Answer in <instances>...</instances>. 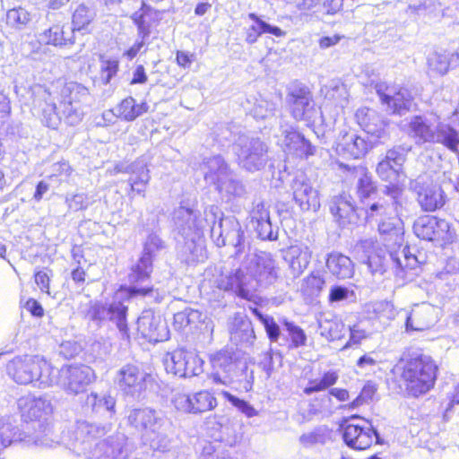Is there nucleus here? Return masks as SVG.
<instances>
[{
	"instance_id": "nucleus-1",
	"label": "nucleus",
	"mask_w": 459,
	"mask_h": 459,
	"mask_svg": "<svg viewBox=\"0 0 459 459\" xmlns=\"http://www.w3.org/2000/svg\"><path fill=\"white\" fill-rule=\"evenodd\" d=\"M31 96L32 109L46 126L56 129L62 119L70 126H75L82 119V104L89 98V91L75 82L58 81L51 87L32 86Z\"/></svg>"
},
{
	"instance_id": "nucleus-2",
	"label": "nucleus",
	"mask_w": 459,
	"mask_h": 459,
	"mask_svg": "<svg viewBox=\"0 0 459 459\" xmlns=\"http://www.w3.org/2000/svg\"><path fill=\"white\" fill-rule=\"evenodd\" d=\"M280 268L270 253H248L239 268L227 274H221L218 287L232 291L241 299L251 300L257 285L267 287L279 278Z\"/></svg>"
},
{
	"instance_id": "nucleus-3",
	"label": "nucleus",
	"mask_w": 459,
	"mask_h": 459,
	"mask_svg": "<svg viewBox=\"0 0 459 459\" xmlns=\"http://www.w3.org/2000/svg\"><path fill=\"white\" fill-rule=\"evenodd\" d=\"M111 423H91L78 420L73 429L64 437L65 445L77 455L90 454L88 459H125V437H111L95 441L111 430Z\"/></svg>"
},
{
	"instance_id": "nucleus-4",
	"label": "nucleus",
	"mask_w": 459,
	"mask_h": 459,
	"mask_svg": "<svg viewBox=\"0 0 459 459\" xmlns=\"http://www.w3.org/2000/svg\"><path fill=\"white\" fill-rule=\"evenodd\" d=\"M216 212L218 210L214 206L205 207L203 214L184 205L175 209L173 221L176 230L184 239L178 247V257L182 262L189 265L204 262L207 255L204 232L214 221Z\"/></svg>"
},
{
	"instance_id": "nucleus-5",
	"label": "nucleus",
	"mask_w": 459,
	"mask_h": 459,
	"mask_svg": "<svg viewBox=\"0 0 459 459\" xmlns=\"http://www.w3.org/2000/svg\"><path fill=\"white\" fill-rule=\"evenodd\" d=\"M6 371L19 385L32 384L39 388H48L53 386L55 381L54 367L39 356H17L8 362Z\"/></svg>"
},
{
	"instance_id": "nucleus-6",
	"label": "nucleus",
	"mask_w": 459,
	"mask_h": 459,
	"mask_svg": "<svg viewBox=\"0 0 459 459\" xmlns=\"http://www.w3.org/2000/svg\"><path fill=\"white\" fill-rule=\"evenodd\" d=\"M437 369L429 356L420 355L408 360L401 375L407 392L415 397L429 392L434 386Z\"/></svg>"
},
{
	"instance_id": "nucleus-7",
	"label": "nucleus",
	"mask_w": 459,
	"mask_h": 459,
	"mask_svg": "<svg viewBox=\"0 0 459 459\" xmlns=\"http://www.w3.org/2000/svg\"><path fill=\"white\" fill-rule=\"evenodd\" d=\"M164 247V243L160 238L152 233L148 236L143 247V253L138 263L132 267L128 275L131 286L128 288L130 296H146L153 290L147 285H143L149 280L152 271V257L156 252Z\"/></svg>"
},
{
	"instance_id": "nucleus-8",
	"label": "nucleus",
	"mask_w": 459,
	"mask_h": 459,
	"mask_svg": "<svg viewBox=\"0 0 459 459\" xmlns=\"http://www.w3.org/2000/svg\"><path fill=\"white\" fill-rule=\"evenodd\" d=\"M217 208L214 221L211 222L207 228L210 229L211 238L214 244L219 247L231 245L235 247V256L238 257L245 251L244 231L234 216H223L219 206L212 204Z\"/></svg>"
},
{
	"instance_id": "nucleus-9",
	"label": "nucleus",
	"mask_w": 459,
	"mask_h": 459,
	"mask_svg": "<svg viewBox=\"0 0 459 459\" xmlns=\"http://www.w3.org/2000/svg\"><path fill=\"white\" fill-rule=\"evenodd\" d=\"M238 166L247 171L264 169L268 161V146L258 137L241 134L232 145Z\"/></svg>"
},
{
	"instance_id": "nucleus-10",
	"label": "nucleus",
	"mask_w": 459,
	"mask_h": 459,
	"mask_svg": "<svg viewBox=\"0 0 459 459\" xmlns=\"http://www.w3.org/2000/svg\"><path fill=\"white\" fill-rule=\"evenodd\" d=\"M54 371L53 385L59 386L67 394L83 393L95 380L93 369L83 364L65 365L60 369L54 367Z\"/></svg>"
},
{
	"instance_id": "nucleus-11",
	"label": "nucleus",
	"mask_w": 459,
	"mask_h": 459,
	"mask_svg": "<svg viewBox=\"0 0 459 459\" xmlns=\"http://www.w3.org/2000/svg\"><path fill=\"white\" fill-rule=\"evenodd\" d=\"M163 362L168 373L179 377L199 376L204 371V360L192 351L175 350L166 354Z\"/></svg>"
},
{
	"instance_id": "nucleus-12",
	"label": "nucleus",
	"mask_w": 459,
	"mask_h": 459,
	"mask_svg": "<svg viewBox=\"0 0 459 459\" xmlns=\"http://www.w3.org/2000/svg\"><path fill=\"white\" fill-rule=\"evenodd\" d=\"M152 376L135 364H126L117 372L115 378L119 390L126 396L140 398L147 388Z\"/></svg>"
},
{
	"instance_id": "nucleus-13",
	"label": "nucleus",
	"mask_w": 459,
	"mask_h": 459,
	"mask_svg": "<svg viewBox=\"0 0 459 459\" xmlns=\"http://www.w3.org/2000/svg\"><path fill=\"white\" fill-rule=\"evenodd\" d=\"M384 196L369 200L364 204L366 220L368 222H378L396 213L399 205L401 189L394 186H386L383 190Z\"/></svg>"
},
{
	"instance_id": "nucleus-14",
	"label": "nucleus",
	"mask_w": 459,
	"mask_h": 459,
	"mask_svg": "<svg viewBox=\"0 0 459 459\" xmlns=\"http://www.w3.org/2000/svg\"><path fill=\"white\" fill-rule=\"evenodd\" d=\"M127 306L120 300L115 299L110 304L95 302L91 305L87 316L95 322H114L123 338H129L126 324Z\"/></svg>"
},
{
	"instance_id": "nucleus-15",
	"label": "nucleus",
	"mask_w": 459,
	"mask_h": 459,
	"mask_svg": "<svg viewBox=\"0 0 459 459\" xmlns=\"http://www.w3.org/2000/svg\"><path fill=\"white\" fill-rule=\"evenodd\" d=\"M413 230L418 238L429 241L450 243L455 236L448 221L429 215L418 218L413 224Z\"/></svg>"
},
{
	"instance_id": "nucleus-16",
	"label": "nucleus",
	"mask_w": 459,
	"mask_h": 459,
	"mask_svg": "<svg viewBox=\"0 0 459 459\" xmlns=\"http://www.w3.org/2000/svg\"><path fill=\"white\" fill-rule=\"evenodd\" d=\"M17 404L23 418L30 420H38V427L40 429L43 428V430L40 432L31 433L29 429H27L26 432L34 436H39L45 440L48 446L49 441L46 438V435L44 434L46 428L42 425L40 420L52 412L50 401L45 396L37 397L28 394L21 397L18 400ZM22 430L25 431V429ZM45 446H47V445Z\"/></svg>"
},
{
	"instance_id": "nucleus-17",
	"label": "nucleus",
	"mask_w": 459,
	"mask_h": 459,
	"mask_svg": "<svg viewBox=\"0 0 459 459\" xmlns=\"http://www.w3.org/2000/svg\"><path fill=\"white\" fill-rule=\"evenodd\" d=\"M287 101L296 120L312 122L317 114L309 90L299 83H292L289 88Z\"/></svg>"
},
{
	"instance_id": "nucleus-18",
	"label": "nucleus",
	"mask_w": 459,
	"mask_h": 459,
	"mask_svg": "<svg viewBox=\"0 0 459 459\" xmlns=\"http://www.w3.org/2000/svg\"><path fill=\"white\" fill-rule=\"evenodd\" d=\"M172 403L179 411L199 414L213 410L217 406V399L206 390L196 392L192 395L178 392L172 397Z\"/></svg>"
},
{
	"instance_id": "nucleus-19",
	"label": "nucleus",
	"mask_w": 459,
	"mask_h": 459,
	"mask_svg": "<svg viewBox=\"0 0 459 459\" xmlns=\"http://www.w3.org/2000/svg\"><path fill=\"white\" fill-rule=\"evenodd\" d=\"M17 445L30 446H46L48 443L39 436L21 430L18 426L0 417V451Z\"/></svg>"
},
{
	"instance_id": "nucleus-20",
	"label": "nucleus",
	"mask_w": 459,
	"mask_h": 459,
	"mask_svg": "<svg viewBox=\"0 0 459 459\" xmlns=\"http://www.w3.org/2000/svg\"><path fill=\"white\" fill-rule=\"evenodd\" d=\"M292 199L303 212H317L320 208L318 191L304 175L293 178L290 185Z\"/></svg>"
},
{
	"instance_id": "nucleus-21",
	"label": "nucleus",
	"mask_w": 459,
	"mask_h": 459,
	"mask_svg": "<svg viewBox=\"0 0 459 459\" xmlns=\"http://www.w3.org/2000/svg\"><path fill=\"white\" fill-rule=\"evenodd\" d=\"M281 145L286 154L300 159H307L316 154V147L293 126H281Z\"/></svg>"
},
{
	"instance_id": "nucleus-22",
	"label": "nucleus",
	"mask_w": 459,
	"mask_h": 459,
	"mask_svg": "<svg viewBox=\"0 0 459 459\" xmlns=\"http://www.w3.org/2000/svg\"><path fill=\"white\" fill-rule=\"evenodd\" d=\"M411 188L416 193L420 207L427 212H433L445 204V194L442 188L429 183L423 177H419L411 183Z\"/></svg>"
},
{
	"instance_id": "nucleus-23",
	"label": "nucleus",
	"mask_w": 459,
	"mask_h": 459,
	"mask_svg": "<svg viewBox=\"0 0 459 459\" xmlns=\"http://www.w3.org/2000/svg\"><path fill=\"white\" fill-rule=\"evenodd\" d=\"M127 422L141 434L142 439L153 436L161 429L163 420L156 411L145 408H133L128 411Z\"/></svg>"
},
{
	"instance_id": "nucleus-24",
	"label": "nucleus",
	"mask_w": 459,
	"mask_h": 459,
	"mask_svg": "<svg viewBox=\"0 0 459 459\" xmlns=\"http://www.w3.org/2000/svg\"><path fill=\"white\" fill-rule=\"evenodd\" d=\"M407 150L398 146L387 151L385 157L377 166L378 177L388 182L389 186H397L398 179L403 173V165L406 160Z\"/></svg>"
},
{
	"instance_id": "nucleus-25",
	"label": "nucleus",
	"mask_w": 459,
	"mask_h": 459,
	"mask_svg": "<svg viewBox=\"0 0 459 459\" xmlns=\"http://www.w3.org/2000/svg\"><path fill=\"white\" fill-rule=\"evenodd\" d=\"M342 438L344 443L354 450H365L371 446L374 440H377V430L368 421L363 425L347 423L342 426Z\"/></svg>"
},
{
	"instance_id": "nucleus-26",
	"label": "nucleus",
	"mask_w": 459,
	"mask_h": 459,
	"mask_svg": "<svg viewBox=\"0 0 459 459\" xmlns=\"http://www.w3.org/2000/svg\"><path fill=\"white\" fill-rule=\"evenodd\" d=\"M137 330L143 338L150 342H163L169 339L166 322L152 310H145L137 319Z\"/></svg>"
},
{
	"instance_id": "nucleus-27",
	"label": "nucleus",
	"mask_w": 459,
	"mask_h": 459,
	"mask_svg": "<svg viewBox=\"0 0 459 459\" xmlns=\"http://www.w3.org/2000/svg\"><path fill=\"white\" fill-rule=\"evenodd\" d=\"M355 250L365 254L368 266L373 274L384 273L390 260L394 263V252L396 249H377L376 242L371 238L360 240L355 246Z\"/></svg>"
},
{
	"instance_id": "nucleus-28",
	"label": "nucleus",
	"mask_w": 459,
	"mask_h": 459,
	"mask_svg": "<svg viewBox=\"0 0 459 459\" xmlns=\"http://www.w3.org/2000/svg\"><path fill=\"white\" fill-rule=\"evenodd\" d=\"M212 364L213 368L212 378L214 383L228 385L237 377L238 361L230 352H217L212 359Z\"/></svg>"
},
{
	"instance_id": "nucleus-29",
	"label": "nucleus",
	"mask_w": 459,
	"mask_h": 459,
	"mask_svg": "<svg viewBox=\"0 0 459 459\" xmlns=\"http://www.w3.org/2000/svg\"><path fill=\"white\" fill-rule=\"evenodd\" d=\"M378 93L383 103L386 104L393 113L403 114L408 111L411 106L412 100L406 89L385 86L384 83L377 85Z\"/></svg>"
},
{
	"instance_id": "nucleus-30",
	"label": "nucleus",
	"mask_w": 459,
	"mask_h": 459,
	"mask_svg": "<svg viewBox=\"0 0 459 459\" xmlns=\"http://www.w3.org/2000/svg\"><path fill=\"white\" fill-rule=\"evenodd\" d=\"M377 224V230L381 240L386 249H396L403 242V222L398 217V212L385 220H380Z\"/></svg>"
},
{
	"instance_id": "nucleus-31",
	"label": "nucleus",
	"mask_w": 459,
	"mask_h": 459,
	"mask_svg": "<svg viewBox=\"0 0 459 459\" xmlns=\"http://www.w3.org/2000/svg\"><path fill=\"white\" fill-rule=\"evenodd\" d=\"M367 141L354 132H341L336 141V152L344 158L359 159L368 150Z\"/></svg>"
},
{
	"instance_id": "nucleus-32",
	"label": "nucleus",
	"mask_w": 459,
	"mask_h": 459,
	"mask_svg": "<svg viewBox=\"0 0 459 459\" xmlns=\"http://www.w3.org/2000/svg\"><path fill=\"white\" fill-rule=\"evenodd\" d=\"M330 212L341 226L355 223L357 221L352 197L348 194L333 196L330 201Z\"/></svg>"
},
{
	"instance_id": "nucleus-33",
	"label": "nucleus",
	"mask_w": 459,
	"mask_h": 459,
	"mask_svg": "<svg viewBox=\"0 0 459 459\" xmlns=\"http://www.w3.org/2000/svg\"><path fill=\"white\" fill-rule=\"evenodd\" d=\"M201 170L204 173V180L213 186H217L233 172L221 155L205 158L201 164Z\"/></svg>"
},
{
	"instance_id": "nucleus-34",
	"label": "nucleus",
	"mask_w": 459,
	"mask_h": 459,
	"mask_svg": "<svg viewBox=\"0 0 459 459\" xmlns=\"http://www.w3.org/2000/svg\"><path fill=\"white\" fill-rule=\"evenodd\" d=\"M115 171L117 173L124 172L119 166L115 168ZM125 172L130 173L128 182L131 186V190L139 195H144L146 186L151 178L145 160L140 159L135 160L134 163L126 167Z\"/></svg>"
},
{
	"instance_id": "nucleus-35",
	"label": "nucleus",
	"mask_w": 459,
	"mask_h": 459,
	"mask_svg": "<svg viewBox=\"0 0 459 459\" xmlns=\"http://www.w3.org/2000/svg\"><path fill=\"white\" fill-rule=\"evenodd\" d=\"M427 64L429 72L438 75H445L450 68L459 66V53L435 50L429 54Z\"/></svg>"
},
{
	"instance_id": "nucleus-36",
	"label": "nucleus",
	"mask_w": 459,
	"mask_h": 459,
	"mask_svg": "<svg viewBox=\"0 0 459 459\" xmlns=\"http://www.w3.org/2000/svg\"><path fill=\"white\" fill-rule=\"evenodd\" d=\"M82 409L88 412L95 414H108L112 418L116 413V399L108 394H97L91 392L88 394L82 402Z\"/></svg>"
},
{
	"instance_id": "nucleus-37",
	"label": "nucleus",
	"mask_w": 459,
	"mask_h": 459,
	"mask_svg": "<svg viewBox=\"0 0 459 459\" xmlns=\"http://www.w3.org/2000/svg\"><path fill=\"white\" fill-rule=\"evenodd\" d=\"M436 322L435 308L428 304L417 306L406 318L407 331H424Z\"/></svg>"
},
{
	"instance_id": "nucleus-38",
	"label": "nucleus",
	"mask_w": 459,
	"mask_h": 459,
	"mask_svg": "<svg viewBox=\"0 0 459 459\" xmlns=\"http://www.w3.org/2000/svg\"><path fill=\"white\" fill-rule=\"evenodd\" d=\"M356 117L359 126L368 134L377 138L385 135L387 125L377 111L360 108L357 111Z\"/></svg>"
},
{
	"instance_id": "nucleus-39",
	"label": "nucleus",
	"mask_w": 459,
	"mask_h": 459,
	"mask_svg": "<svg viewBox=\"0 0 459 459\" xmlns=\"http://www.w3.org/2000/svg\"><path fill=\"white\" fill-rule=\"evenodd\" d=\"M406 132L417 145L433 143L435 126L424 117H412L407 125Z\"/></svg>"
},
{
	"instance_id": "nucleus-40",
	"label": "nucleus",
	"mask_w": 459,
	"mask_h": 459,
	"mask_svg": "<svg viewBox=\"0 0 459 459\" xmlns=\"http://www.w3.org/2000/svg\"><path fill=\"white\" fill-rule=\"evenodd\" d=\"M311 256L312 252L307 245H293L288 248L286 260L294 277H299L307 269Z\"/></svg>"
},
{
	"instance_id": "nucleus-41",
	"label": "nucleus",
	"mask_w": 459,
	"mask_h": 459,
	"mask_svg": "<svg viewBox=\"0 0 459 459\" xmlns=\"http://www.w3.org/2000/svg\"><path fill=\"white\" fill-rule=\"evenodd\" d=\"M247 17L253 22L246 32V42L250 45L255 43L263 34L269 33L278 38L286 34L281 28L267 23L255 13H248Z\"/></svg>"
},
{
	"instance_id": "nucleus-42",
	"label": "nucleus",
	"mask_w": 459,
	"mask_h": 459,
	"mask_svg": "<svg viewBox=\"0 0 459 459\" xmlns=\"http://www.w3.org/2000/svg\"><path fill=\"white\" fill-rule=\"evenodd\" d=\"M74 32L72 29L54 25L39 34V41L41 44L53 45L55 47H65L74 43Z\"/></svg>"
},
{
	"instance_id": "nucleus-43",
	"label": "nucleus",
	"mask_w": 459,
	"mask_h": 459,
	"mask_svg": "<svg viewBox=\"0 0 459 459\" xmlns=\"http://www.w3.org/2000/svg\"><path fill=\"white\" fill-rule=\"evenodd\" d=\"M354 173L358 178L356 185L357 195L364 205L369 202V200L375 199L373 196L377 194V185L366 168H354Z\"/></svg>"
},
{
	"instance_id": "nucleus-44",
	"label": "nucleus",
	"mask_w": 459,
	"mask_h": 459,
	"mask_svg": "<svg viewBox=\"0 0 459 459\" xmlns=\"http://www.w3.org/2000/svg\"><path fill=\"white\" fill-rule=\"evenodd\" d=\"M326 266L338 279H350L354 274V264L350 257L337 252L328 255Z\"/></svg>"
},
{
	"instance_id": "nucleus-45",
	"label": "nucleus",
	"mask_w": 459,
	"mask_h": 459,
	"mask_svg": "<svg viewBox=\"0 0 459 459\" xmlns=\"http://www.w3.org/2000/svg\"><path fill=\"white\" fill-rule=\"evenodd\" d=\"M96 18V10L92 4H78L72 15V30L74 32L87 30Z\"/></svg>"
},
{
	"instance_id": "nucleus-46",
	"label": "nucleus",
	"mask_w": 459,
	"mask_h": 459,
	"mask_svg": "<svg viewBox=\"0 0 459 459\" xmlns=\"http://www.w3.org/2000/svg\"><path fill=\"white\" fill-rule=\"evenodd\" d=\"M148 108L147 103L136 104L134 98L128 97L123 100L117 108V116L124 120L133 121L147 112Z\"/></svg>"
},
{
	"instance_id": "nucleus-47",
	"label": "nucleus",
	"mask_w": 459,
	"mask_h": 459,
	"mask_svg": "<svg viewBox=\"0 0 459 459\" xmlns=\"http://www.w3.org/2000/svg\"><path fill=\"white\" fill-rule=\"evenodd\" d=\"M331 429L325 426H318L312 430L303 433L299 441L304 447H313L316 446H323L331 439Z\"/></svg>"
},
{
	"instance_id": "nucleus-48",
	"label": "nucleus",
	"mask_w": 459,
	"mask_h": 459,
	"mask_svg": "<svg viewBox=\"0 0 459 459\" xmlns=\"http://www.w3.org/2000/svg\"><path fill=\"white\" fill-rule=\"evenodd\" d=\"M215 188L228 200L235 197H241L246 193L244 185L237 178L234 172H231L230 177L221 180L217 186H215Z\"/></svg>"
},
{
	"instance_id": "nucleus-49",
	"label": "nucleus",
	"mask_w": 459,
	"mask_h": 459,
	"mask_svg": "<svg viewBox=\"0 0 459 459\" xmlns=\"http://www.w3.org/2000/svg\"><path fill=\"white\" fill-rule=\"evenodd\" d=\"M33 14L22 6L9 9L5 14L6 24L15 30H23L32 21Z\"/></svg>"
},
{
	"instance_id": "nucleus-50",
	"label": "nucleus",
	"mask_w": 459,
	"mask_h": 459,
	"mask_svg": "<svg viewBox=\"0 0 459 459\" xmlns=\"http://www.w3.org/2000/svg\"><path fill=\"white\" fill-rule=\"evenodd\" d=\"M255 338L252 324L248 319L236 318L230 327V339L236 343L249 342Z\"/></svg>"
},
{
	"instance_id": "nucleus-51",
	"label": "nucleus",
	"mask_w": 459,
	"mask_h": 459,
	"mask_svg": "<svg viewBox=\"0 0 459 459\" xmlns=\"http://www.w3.org/2000/svg\"><path fill=\"white\" fill-rule=\"evenodd\" d=\"M339 378V375L336 371L329 370L325 372L322 378L309 380L308 385L304 389V393L307 395L327 389L333 385Z\"/></svg>"
},
{
	"instance_id": "nucleus-52",
	"label": "nucleus",
	"mask_w": 459,
	"mask_h": 459,
	"mask_svg": "<svg viewBox=\"0 0 459 459\" xmlns=\"http://www.w3.org/2000/svg\"><path fill=\"white\" fill-rule=\"evenodd\" d=\"M343 324L340 321L325 320L320 323L321 335L330 341L341 339L342 336Z\"/></svg>"
},
{
	"instance_id": "nucleus-53",
	"label": "nucleus",
	"mask_w": 459,
	"mask_h": 459,
	"mask_svg": "<svg viewBox=\"0 0 459 459\" xmlns=\"http://www.w3.org/2000/svg\"><path fill=\"white\" fill-rule=\"evenodd\" d=\"M144 443H148L155 451L160 452H167L171 447V440L169 438V437L163 433L160 432V429H159L153 436H148V437H144L143 439Z\"/></svg>"
},
{
	"instance_id": "nucleus-54",
	"label": "nucleus",
	"mask_w": 459,
	"mask_h": 459,
	"mask_svg": "<svg viewBox=\"0 0 459 459\" xmlns=\"http://www.w3.org/2000/svg\"><path fill=\"white\" fill-rule=\"evenodd\" d=\"M325 283L324 275L319 271H313L304 279L303 287L309 294L319 293Z\"/></svg>"
},
{
	"instance_id": "nucleus-55",
	"label": "nucleus",
	"mask_w": 459,
	"mask_h": 459,
	"mask_svg": "<svg viewBox=\"0 0 459 459\" xmlns=\"http://www.w3.org/2000/svg\"><path fill=\"white\" fill-rule=\"evenodd\" d=\"M283 325L286 331L289 333L292 347L299 348L306 345L307 335L303 329H301L299 325H295L294 323L289 322L287 320H284Z\"/></svg>"
},
{
	"instance_id": "nucleus-56",
	"label": "nucleus",
	"mask_w": 459,
	"mask_h": 459,
	"mask_svg": "<svg viewBox=\"0 0 459 459\" xmlns=\"http://www.w3.org/2000/svg\"><path fill=\"white\" fill-rule=\"evenodd\" d=\"M275 104L264 99L257 100L251 109V114L256 119H264L274 115Z\"/></svg>"
},
{
	"instance_id": "nucleus-57",
	"label": "nucleus",
	"mask_w": 459,
	"mask_h": 459,
	"mask_svg": "<svg viewBox=\"0 0 459 459\" xmlns=\"http://www.w3.org/2000/svg\"><path fill=\"white\" fill-rule=\"evenodd\" d=\"M251 225L259 238L263 240L277 239V231L273 230L270 219L251 222Z\"/></svg>"
},
{
	"instance_id": "nucleus-58",
	"label": "nucleus",
	"mask_w": 459,
	"mask_h": 459,
	"mask_svg": "<svg viewBox=\"0 0 459 459\" xmlns=\"http://www.w3.org/2000/svg\"><path fill=\"white\" fill-rule=\"evenodd\" d=\"M221 394L225 399H227L233 406L238 408L247 417L252 418L258 414V411L247 402L234 396L233 394L227 391H223Z\"/></svg>"
},
{
	"instance_id": "nucleus-59",
	"label": "nucleus",
	"mask_w": 459,
	"mask_h": 459,
	"mask_svg": "<svg viewBox=\"0 0 459 459\" xmlns=\"http://www.w3.org/2000/svg\"><path fill=\"white\" fill-rule=\"evenodd\" d=\"M373 310L378 318L394 319L395 316L394 305L388 301H377L374 303Z\"/></svg>"
},
{
	"instance_id": "nucleus-60",
	"label": "nucleus",
	"mask_w": 459,
	"mask_h": 459,
	"mask_svg": "<svg viewBox=\"0 0 459 459\" xmlns=\"http://www.w3.org/2000/svg\"><path fill=\"white\" fill-rule=\"evenodd\" d=\"M118 71V62L117 60H107L101 65V80L104 83H108L113 76L117 74Z\"/></svg>"
},
{
	"instance_id": "nucleus-61",
	"label": "nucleus",
	"mask_w": 459,
	"mask_h": 459,
	"mask_svg": "<svg viewBox=\"0 0 459 459\" xmlns=\"http://www.w3.org/2000/svg\"><path fill=\"white\" fill-rule=\"evenodd\" d=\"M354 296V291L343 286H334L329 293L330 302H339Z\"/></svg>"
},
{
	"instance_id": "nucleus-62",
	"label": "nucleus",
	"mask_w": 459,
	"mask_h": 459,
	"mask_svg": "<svg viewBox=\"0 0 459 459\" xmlns=\"http://www.w3.org/2000/svg\"><path fill=\"white\" fill-rule=\"evenodd\" d=\"M251 222H255L259 221H264L270 219V213L268 211V207L266 206L265 203L264 202H258L255 204L251 212Z\"/></svg>"
},
{
	"instance_id": "nucleus-63",
	"label": "nucleus",
	"mask_w": 459,
	"mask_h": 459,
	"mask_svg": "<svg viewBox=\"0 0 459 459\" xmlns=\"http://www.w3.org/2000/svg\"><path fill=\"white\" fill-rule=\"evenodd\" d=\"M69 209L73 211L84 210L90 205L89 197L84 194L74 195L71 199H67Z\"/></svg>"
},
{
	"instance_id": "nucleus-64",
	"label": "nucleus",
	"mask_w": 459,
	"mask_h": 459,
	"mask_svg": "<svg viewBox=\"0 0 459 459\" xmlns=\"http://www.w3.org/2000/svg\"><path fill=\"white\" fill-rule=\"evenodd\" d=\"M408 250L403 248V262L399 257L394 256V263L398 267L414 269L418 264L417 257L414 255L408 254Z\"/></svg>"
}]
</instances>
